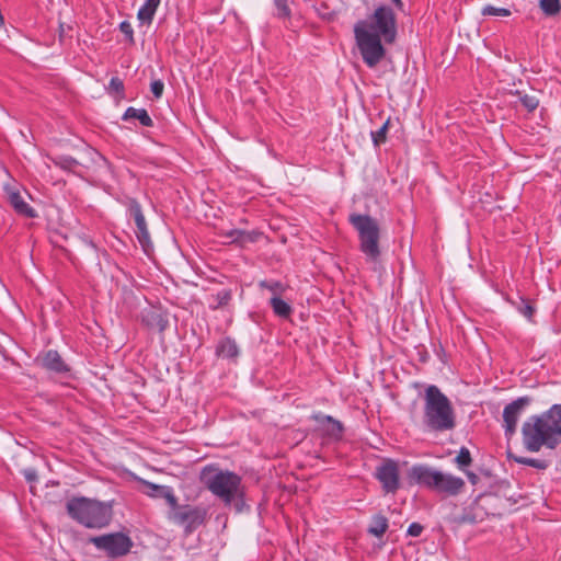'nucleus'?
<instances>
[{"label":"nucleus","instance_id":"a211bd4d","mask_svg":"<svg viewBox=\"0 0 561 561\" xmlns=\"http://www.w3.org/2000/svg\"><path fill=\"white\" fill-rule=\"evenodd\" d=\"M147 488L150 490V491H148V494L150 496L164 497L171 506H175L176 497L173 495L170 488L162 486V485H156L152 483H147Z\"/></svg>","mask_w":561,"mask_h":561},{"label":"nucleus","instance_id":"4468645a","mask_svg":"<svg viewBox=\"0 0 561 561\" xmlns=\"http://www.w3.org/2000/svg\"><path fill=\"white\" fill-rule=\"evenodd\" d=\"M42 365L53 371L62 373L68 370L60 355L56 351H49L41 357Z\"/></svg>","mask_w":561,"mask_h":561},{"label":"nucleus","instance_id":"e433bc0d","mask_svg":"<svg viewBox=\"0 0 561 561\" xmlns=\"http://www.w3.org/2000/svg\"><path fill=\"white\" fill-rule=\"evenodd\" d=\"M422 531H423V527L417 523L411 524L408 529V534L412 537L420 536Z\"/></svg>","mask_w":561,"mask_h":561},{"label":"nucleus","instance_id":"ea45409f","mask_svg":"<svg viewBox=\"0 0 561 561\" xmlns=\"http://www.w3.org/2000/svg\"><path fill=\"white\" fill-rule=\"evenodd\" d=\"M467 477H468V479H469V481H470L471 483H473V484H476V483H477V481H478V476H477L476 473H473V472H468V473H467Z\"/></svg>","mask_w":561,"mask_h":561},{"label":"nucleus","instance_id":"6e6552de","mask_svg":"<svg viewBox=\"0 0 561 561\" xmlns=\"http://www.w3.org/2000/svg\"><path fill=\"white\" fill-rule=\"evenodd\" d=\"M91 541L98 547L107 552L112 557H121L129 552L133 543L130 539L123 534H110L100 537H94Z\"/></svg>","mask_w":561,"mask_h":561},{"label":"nucleus","instance_id":"20e7f679","mask_svg":"<svg viewBox=\"0 0 561 561\" xmlns=\"http://www.w3.org/2000/svg\"><path fill=\"white\" fill-rule=\"evenodd\" d=\"M408 479L411 484H420L447 495H457L465 486V481L461 478L424 465L413 466L408 472Z\"/></svg>","mask_w":561,"mask_h":561},{"label":"nucleus","instance_id":"cd10ccee","mask_svg":"<svg viewBox=\"0 0 561 561\" xmlns=\"http://www.w3.org/2000/svg\"><path fill=\"white\" fill-rule=\"evenodd\" d=\"M481 14L484 16H510L512 13L508 9L486 4L482 8Z\"/></svg>","mask_w":561,"mask_h":561},{"label":"nucleus","instance_id":"5701e85b","mask_svg":"<svg viewBox=\"0 0 561 561\" xmlns=\"http://www.w3.org/2000/svg\"><path fill=\"white\" fill-rule=\"evenodd\" d=\"M514 94L518 96L519 102L528 112H534L539 105L538 99L534 95H528L520 91H515Z\"/></svg>","mask_w":561,"mask_h":561},{"label":"nucleus","instance_id":"7ed1b4c3","mask_svg":"<svg viewBox=\"0 0 561 561\" xmlns=\"http://www.w3.org/2000/svg\"><path fill=\"white\" fill-rule=\"evenodd\" d=\"M423 423L434 432L451 431L456 426V413L450 400L436 387L425 389Z\"/></svg>","mask_w":561,"mask_h":561},{"label":"nucleus","instance_id":"39448f33","mask_svg":"<svg viewBox=\"0 0 561 561\" xmlns=\"http://www.w3.org/2000/svg\"><path fill=\"white\" fill-rule=\"evenodd\" d=\"M350 222L357 231L359 251L368 262L377 263L381 256V230L378 221L367 214L353 213Z\"/></svg>","mask_w":561,"mask_h":561},{"label":"nucleus","instance_id":"9b49d317","mask_svg":"<svg viewBox=\"0 0 561 561\" xmlns=\"http://www.w3.org/2000/svg\"><path fill=\"white\" fill-rule=\"evenodd\" d=\"M173 511L170 514V519L174 523L186 526L187 529H193L201 525L204 520L203 513L197 508L188 506H179L175 502V506H172Z\"/></svg>","mask_w":561,"mask_h":561},{"label":"nucleus","instance_id":"58836bf2","mask_svg":"<svg viewBox=\"0 0 561 561\" xmlns=\"http://www.w3.org/2000/svg\"><path fill=\"white\" fill-rule=\"evenodd\" d=\"M24 474L28 481H34L36 479V473L34 470H26Z\"/></svg>","mask_w":561,"mask_h":561},{"label":"nucleus","instance_id":"bb28decb","mask_svg":"<svg viewBox=\"0 0 561 561\" xmlns=\"http://www.w3.org/2000/svg\"><path fill=\"white\" fill-rule=\"evenodd\" d=\"M274 5L276 8L275 16L278 19H289L291 16L288 0H274Z\"/></svg>","mask_w":561,"mask_h":561},{"label":"nucleus","instance_id":"ddd939ff","mask_svg":"<svg viewBox=\"0 0 561 561\" xmlns=\"http://www.w3.org/2000/svg\"><path fill=\"white\" fill-rule=\"evenodd\" d=\"M135 224L137 227V231H136L137 239H138L139 243L141 244L142 250L147 254H150V252L152 251V242H151L150 234L148 231V220L145 218L142 213L135 214Z\"/></svg>","mask_w":561,"mask_h":561},{"label":"nucleus","instance_id":"7c9ffc66","mask_svg":"<svg viewBox=\"0 0 561 561\" xmlns=\"http://www.w3.org/2000/svg\"><path fill=\"white\" fill-rule=\"evenodd\" d=\"M107 90H108L110 93H115L117 95H123L124 94V90H125L124 89L123 80H121L118 77H113L110 80Z\"/></svg>","mask_w":561,"mask_h":561},{"label":"nucleus","instance_id":"f257e3e1","mask_svg":"<svg viewBox=\"0 0 561 561\" xmlns=\"http://www.w3.org/2000/svg\"><path fill=\"white\" fill-rule=\"evenodd\" d=\"M353 32L364 64L368 68H375L387 54L382 41L386 44L396 42V13L388 5H379L368 19L357 21Z\"/></svg>","mask_w":561,"mask_h":561},{"label":"nucleus","instance_id":"473e14b6","mask_svg":"<svg viewBox=\"0 0 561 561\" xmlns=\"http://www.w3.org/2000/svg\"><path fill=\"white\" fill-rule=\"evenodd\" d=\"M119 31L126 36L129 44H135L134 30L128 21H123L119 23Z\"/></svg>","mask_w":561,"mask_h":561},{"label":"nucleus","instance_id":"4be33fe9","mask_svg":"<svg viewBox=\"0 0 561 561\" xmlns=\"http://www.w3.org/2000/svg\"><path fill=\"white\" fill-rule=\"evenodd\" d=\"M539 7L547 16H554L561 12L560 0H540Z\"/></svg>","mask_w":561,"mask_h":561},{"label":"nucleus","instance_id":"9d476101","mask_svg":"<svg viewBox=\"0 0 561 561\" xmlns=\"http://www.w3.org/2000/svg\"><path fill=\"white\" fill-rule=\"evenodd\" d=\"M530 403V398L520 397L504 408L503 411V426L505 428V435L512 437L517 427V422L522 415L524 409Z\"/></svg>","mask_w":561,"mask_h":561},{"label":"nucleus","instance_id":"393cba45","mask_svg":"<svg viewBox=\"0 0 561 561\" xmlns=\"http://www.w3.org/2000/svg\"><path fill=\"white\" fill-rule=\"evenodd\" d=\"M259 286L261 288H265L268 291H271L272 297H280V295L286 290V286L282 284L280 282L272 280H262L260 282Z\"/></svg>","mask_w":561,"mask_h":561},{"label":"nucleus","instance_id":"f03ea898","mask_svg":"<svg viewBox=\"0 0 561 561\" xmlns=\"http://www.w3.org/2000/svg\"><path fill=\"white\" fill-rule=\"evenodd\" d=\"M523 443L528 451L542 446L554 448L561 443V404L552 405L540 415L530 416L522 426Z\"/></svg>","mask_w":561,"mask_h":561},{"label":"nucleus","instance_id":"2f4dec72","mask_svg":"<svg viewBox=\"0 0 561 561\" xmlns=\"http://www.w3.org/2000/svg\"><path fill=\"white\" fill-rule=\"evenodd\" d=\"M472 459L470 451L467 448H461L458 456L456 457V463L459 468L470 466Z\"/></svg>","mask_w":561,"mask_h":561},{"label":"nucleus","instance_id":"412c9836","mask_svg":"<svg viewBox=\"0 0 561 561\" xmlns=\"http://www.w3.org/2000/svg\"><path fill=\"white\" fill-rule=\"evenodd\" d=\"M388 528V520L385 516L377 515L373 518L369 526V533L376 537H381Z\"/></svg>","mask_w":561,"mask_h":561},{"label":"nucleus","instance_id":"79ce46f5","mask_svg":"<svg viewBox=\"0 0 561 561\" xmlns=\"http://www.w3.org/2000/svg\"><path fill=\"white\" fill-rule=\"evenodd\" d=\"M24 214L27 215V217H30V218H33L35 216V213H32V211L24 213Z\"/></svg>","mask_w":561,"mask_h":561},{"label":"nucleus","instance_id":"f8f14e48","mask_svg":"<svg viewBox=\"0 0 561 561\" xmlns=\"http://www.w3.org/2000/svg\"><path fill=\"white\" fill-rule=\"evenodd\" d=\"M4 196L14 210H33L26 203V197H31L27 191L18 184H7L3 187Z\"/></svg>","mask_w":561,"mask_h":561},{"label":"nucleus","instance_id":"f3484780","mask_svg":"<svg viewBox=\"0 0 561 561\" xmlns=\"http://www.w3.org/2000/svg\"><path fill=\"white\" fill-rule=\"evenodd\" d=\"M316 419L321 422V425H322L324 432L327 433V435H329L330 437H333V438L341 437L343 427L340 422L334 421L331 416H321V417L317 416Z\"/></svg>","mask_w":561,"mask_h":561},{"label":"nucleus","instance_id":"0eeeda50","mask_svg":"<svg viewBox=\"0 0 561 561\" xmlns=\"http://www.w3.org/2000/svg\"><path fill=\"white\" fill-rule=\"evenodd\" d=\"M69 515L90 528H101L108 524L111 510L105 504L85 499H72L67 504Z\"/></svg>","mask_w":561,"mask_h":561},{"label":"nucleus","instance_id":"a19ab883","mask_svg":"<svg viewBox=\"0 0 561 561\" xmlns=\"http://www.w3.org/2000/svg\"><path fill=\"white\" fill-rule=\"evenodd\" d=\"M391 2L394 4V7L399 10L403 9V2L402 0H391Z\"/></svg>","mask_w":561,"mask_h":561},{"label":"nucleus","instance_id":"c85d7f7f","mask_svg":"<svg viewBox=\"0 0 561 561\" xmlns=\"http://www.w3.org/2000/svg\"><path fill=\"white\" fill-rule=\"evenodd\" d=\"M514 460L518 463L530 466L534 468H537L539 470H543L548 467L547 461L541 459H533V458H526V457H514Z\"/></svg>","mask_w":561,"mask_h":561},{"label":"nucleus","instance_id":"2eb2a0df","mask_svg":"<svg viewBox=\"0 0 561 561\" xmlns=\"http://www.w3.org/2000/svg\"><path fill=\"white\" fill-rule=\"evenodd\" d=\"M161 0H146L137 13L138 20L144 24H151Z\"/></svg>","mask_w":561,"mask_h":561},{"label":"nucleus","instance_id":"1a4fd4ad","mask_svg":"<svg viewBox=\"0 0 561 561\" xmlns=\"http://www.w3.org/2000/svg\"><path fill=\"white\" fill-rule=\"evenodd\" d=\"M400 470L398 462L385 459L377 466L375 477L386 493H396L400 488Z\"/></svg>","mask_w":561,"mask_h":561},{"label":"nucleus","instance_id":"c756f323","mask_svg":"<svg viewBox=\"0 0 561 561\" xmlns=\"http://www.w3.org/2000/svg\"><path fill=\"white\" fill-rule=\"evenodd\" d=\"M55 163L64 170H73L80 164L75 158L69 156H61L57 158Z\"/></svg>","mask_w":561,"mask_h":561},{"label":"nucleus","instance_id":"b1692460","mask_svg":"<svg viewBox=\"0 0 561 561\" xmlns=\"http://www.w3.org/2000/svg\"><path fill=\"white\" fill-rule=\"evenodd\" d=\"M389 125L390 119L388 118L379 129L371 131V140L375 147H379L381 144L386 142Z\"/></svg>","mask_w":561,"mask_h":561},{"label":"nucleus","instance_id":"aec40b11","mask_svg":"<svg viewBox=\"0 0 561 561\" xmlns=\"http://www.w3.org/2000/svg\"><path fill=\"white\" fill-rule=\"evenodd\" d=\"M144 321L150 328H156L159 331H163L167 324V321L162 318V316L158 311L150 310L144 316Z\"/></svg>","mask_w":561,"mask_h":561},{"label":"nucleus","instance_id":"4c0bfd02","mask_svg":"<svg viewBox=\"0 0 561 561\" xmlns=\"http://www.w3.org/2000/svg\"><path fill=\"white\" fill-rule=\"evenodd\" d=\"M534 311H535L534 308L529 304L525 305V307L522 310L523 314L525 317H527L528 319H530L533 317Z\"/></svg>","mask_w":561,"mask_h":561},{"label":"nucleus","instance_id":"6ab92c4d","mask_svg":"<svg viewBox=\"0 0 561 561\" xmlns=\"http://www.w3.org/2000/svg\"><path fill=\"white\" fill-rule=\"evenodd\" d=\"M271 307L274 313L280 318H289L293 309L289 304L284 301L280 297L271 298Z\"/></svg>","mask_w":561,"mask_h":561},{"label":"nucleus","instance_id":"f704fd0d","mask_svg":"<svg viewBox=\"0 0 561 561\" xmlns=\"http://www.w3.org/2000/svg\"><path fill=\"white\" fill-rule=\"evenodd\" d=\"M164 83L161 80H154L150 84V90L156 99H160L163 94Z\"/></svg>","mask_w":561,"mask_h":561},{"label":"nucleus","instance_id":"423d86ee","mask_svg":"<svg viewBox=\"0 0 561 561\" xmlns=\"http://www.w3.org/2000/svg\"><path fill=\"white\" fill-rule=\"evenodd\" d=\"M201 481L225 504H230L242 495L241 478L233 472L206 467L201 473Z\"/></svg>","mask_w":561,"mask_h":561},{"label":"nucleus","instance_id":"72a5a7b5","mask_svg":"<svg viewBox=\"0 0 561 561\" xmlns=\"http://www.w3.org/2000/svg\"><path fill=\"white\" fill-rule=\"evenodd\" d=\"M216 304L214 305V308L224 307L229 304L231 300V291L230 290H221L216 295Z\"/></svg>","mask_w":561,"mask_h":561},{"label":"nucleus","instance_id":"dca6fc26","mask_svg":"<svg viewBox=\"0 0 561 561\" xmlns=\"http://www.w3.org/2000/svg\"><path fill=\"white\" fill-rule=\"evenodd\" d=\"M122 118L123 121L138 119L145 127L153 126V121L145 108H135L130 106L125 111Z\"/></svg>","mask_w":561,"mask_h":561},{"label":"nucleus","instance_id":"a878e982","mask_svg":"<svg viewBox=\"0 0 561 561\" xmlns=\"http://www.w3.org/2000/svg\"><path fill=\"white\" fill-rule=\"evenodd\" d=\"M218 353L225 357H236L238 355L237 344L229 339L224 340L218 346Z\"/></svg>","mask_w":561,"mask_h":561},{"label":"nucleus","instance_id":"c9c22d12","mask_svg":"<svg viewBox=\"0 0 561 561\" xmlns=\"http://www.w3.org/2000/svg\"><path fill=\"white\" fill-rule=\"evenodd\" d=\"M227 237H229L231 241H243L245 232L241 230H231L227 233Z\"/></svg>","mask_w":561,"mask_h":561}]
</instances>
